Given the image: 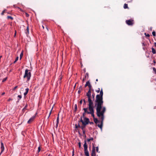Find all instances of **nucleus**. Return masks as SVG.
I'll return each mask as SVG.
<instances>
[{
    "mask_svg": "<svg viewBox=\"0 0 156 156\" xmlns=\"http://www.w3.org/2000/svg\"><path fill=\"white\" fill-rule=\"evenodd\" d=\"M103 98H96V102L97 103V107L96 108L97 115L98 117H101V115L104 114L106 111V108L105 107H103L101 111V105L103 104Z\"/></svg>",
    "mask_w": 156,
    "mask_h": 156,
    "instance_id": "1",
    "label": "nucleus"
},
{
    "mask_svg": "<svg viewBox=\"0 0 156 156\" xmlns=\"http://www.w3.org/2000/svg\"><path fill=\"white\" fill-rule=\"evenodd\" d=\"M31 77V73L30 70L27 69L25 70L24 75L23 78L24 79L27 78L26 82H28L30 80Z\"/></svg>",
    "mask_w": 156,
    "mask_h": 156,
    "instance_id": "2",
    "label": "nucleus"
},
{
    "mask_svg": "<svg viewBox=\"0 0 156 156\" xmlns=\"http://www.w3.org/2000/svg\"><path fill=\"white\" fill-rule=\"evenodd\" d=\"M83 147L84 148L85 155L86 156H89V153L87 150V146L86 140H84Z\"/></svg>",
    "mask_w": 156,
    "mask_h": 156,
    "instance_id": "3",
    "label": "nucleus"
},
{
    "mask_svg": "<svg viewBox=\"0 0 156 156\" xmlns=\"http://www.w3.org/2000/svg\"><path fill=\"white\" fill-rule=\"evenodd\" d=\"M87 109L88 108H83V110L85 112L87 113L88 114H91L92 116L93 117V118H94V109L89 110V112L87 111Z\"/></svg>",
    "mask_w": 156,
    "mask_h": 156,
    "instance_id": "4",
    "label": "nucleus"
},
{
    "mask_svg": "<svg viewBox=\"0 0 156 156\" xmlns=\"http://www.w3.org/2000/svg\"><path fill=\"white\" fill-rule=\"evenodd\" d=\"M80 121L82 123L83 125H86L89 123V119L88 118L85 117L83 121L81 117Z\"/></svg>",
    "mask_w": 156,
    "mask_h": 156,
    "instance_id": "5",
    "label": "nucleus"
},
{
    "mask_svg": "<svg viewBox=\"0 0 156 156\" xmlns=\"http://www.w3.org/2000/svg\"><path fill=\"white\" fill-rule=\"evenodd\" d=\"M89 102V110L94 109L93 103L91 99V98H88Z\"/></svg>",
    "mask_w": 156,
    "mask_h": 156,
    "instance_id": "6",
    "label": "nucleus"
},
{
    "mask_svg": "<svg viewBox=\"0 0 156 156\" xmlns=\"http://www.w3.org/2000/svg\"><path fill=\"white\" fill-rule=\"evenodd\" d=\"M101 124H98V126L101 129H102V126H103V121L104 119V115H101Z\"/></svg>",
    "mask_w": 156,
    "mask_h": 156,
    "instance_id": "7",
    "label": "nucleus"
},
{
    "mask_svg": "<svg viewBox=\"0 0 156 156\" xmlns=\"http://www.w3.org/2000/svg\"><path fill=\"white\" fill-rule=\"evenodd\" d=\"M126 23L128 25L132 26L133 24V20H127L126 21Z\"/></svg>",
    "mask_w": 156,
    "mask_h": 156,
    "instance_id": "8",
    "label": "nucleus"
},
{
    "mask_svg": "<svg viewBox=\"0 0 156 156\" xmlns=\"http://www.w3.org/2000/svg\"><path fill=\"white\" fill-rule=\"evenodd\" d=\"M95 147L93 145L92 147L91 156H96Z\"/></svg>",
    "mask_w": 156,
    "mask_h": 156,
    "instance_id": "9",
    "label": "nucleus"
},
{
    "mask_svg": "<svg viewBox=\"0 0 156 156\" xmlns=\"http://www.w3.org/2000/svg\"><path fill=\"white\" fill-rule=\"evenodd\" d=\"M29 90V89L28 88H27L25 89V91L24 92H23V91L21 90V91H20V93L21 94H22V93H23V94L24 95V96L25 97L28 93Z\"/></svg>",
    "mask_w": 156,
    "mask_h": 156,
    "instance_id": "10",
    "label": "nucleus"
},
{
    "mask_svg": "<svg viewBox=\"0 0 156 156\" xmlns=\"http://www.w3.org/2000/svg\"><path fill=\"white\" fill-rule=\"evenodd\" d=\"M103 95V92L102 91V89H101V90L100 91V93L99 94H97L96 98H102Z\"/></svg>",
    "mask_w": 156,
    "mask_h": 156,
    "instance_id": "11",
    "label": "nucleus"
},
{
    "mask_svg": "<svg viewBox=\"0 0 156 156\" xmlns=\"http://www.w3.org/2000/svg\"><path fill=\"white\" fill-rule=\"evenodd\" d=\"M91 90H89L88 92L87 93V96L88 97V98H91V94L92 93Z\"/></svg>",
    "mask_w": 156,
    "mask_h": 156,
    "instance_id": "12",
    "label": "nucleus"
},
{
    "mask_svg": "<svg viewBox=\"0 0 156 156\" xmlns=\"http://www.w3.org/2000/svg\"><path fill=\"white\" fill-rule=\"evenodd\" d=\"M1 153L4 150V146L3 143L2 142H1Z\"/></svg>",
    "mask_w": 156,
    "mask_h": 156,
    "instance_id": "13",
    "label": "nucleus"
},
{
    "mask_svg": "<svg viewBox=\"0 0 156 156\" xmlns=\"http://www.w3.org/2000/svg\"><path fill=\"white\" fill-rule=\"evenodd\" d=\"M35 116H34L31 118L28 121L27 123H30L31 122L33 121L35 118Z\"/></svg>",
    "mask_w": 156,
    "mask_h": 156,
    "instance_id": "14",
    "label": "nucleus"
},
{
    "mask_svg": "<svg viewBox=\"0 0 156 156\" xmlns=\"http://www.w3.org/2000/svg\"><path fill=\"white\" fill-rule=\"evenodd\" d=\"M82 90H83L82 88V86H81L79 87L78 90V94H80L81 91Z\"/></svg>",
    "mask_w": 156,
    "mask_h": 156,
    "instance_id": "15",
    "label": "nucleus"
},
{
    "mask_svg": "<svg viewBox=\"0 0 156 156\" xmlns=\"http://www.w3.org/2000/svg\"><path fill=\"white\" fill-rule=\"evenodd\" d=\"M94 120L95 123L97 124L98 123H99L100 121L97 118H94Z\"/></svg>",
    "mask_w": 156,
    "mask_h": 156,
    "instance_id": "16",
    "label": "nucleus"
},
{
    "mask_svg": "<svg viewBox=\"0 0 156 156\" xmlns=\"http://www.w3.org/2000/svg\"><path fill=\"white\" fill-rule=\"evenodd\" d=\"M90 84H91L89 82V81H87L86 83V84L85 85V87H86L87 86H89V85H90Z\"/></svg>",
    "mask_w": 156,
    "mask_h": 156,
    "instance_id": "17",
    "label": "nucleus"
},
{
    "mask_svg": "<svg viewBox=\"0 0 156 156\" xmlns=\"http://www.w3.org/2000/svg\"><path fill=\"white\" fill-rule=\"evenodd\" d=\"M151 50L153 54H155L156 53V51L153 48H152Z\"/></svg>",
    "mask_w": 156,
    "mask_h": 156,
    "instance_id": "18",
    "label": "nucleus"
},
{
    "mask_svg": "<svg viewBox=\"0 0 156 156\" xmlns=\"http://www.w3.org/2000/svg\"><path fill=\"white\" fill-rule=\"evenodd\" d=\"M58 115H58V116L57 117V120H56V122H57L56 126H58V123H59V117H58Z\"/></svg>",
    "mask_w": 156,
    "mask_h": 156,
    "instance_id": "19",
    "label": "nucleus"
},
{
    "mask_svg": "<svg viewBox=\"0 0 156 156\" xmlns=\"http://www.w3.org/2000/svg\"><path fill=\"white\" fill-rule=\"evenodd\" d=\"M123 7L125 9L128 8L127 4L125 3L124 4Z\"/></svg>",
    "mask_w": 156,
    "mask_h": 156,
    "instance_id": "20",
    "label": "nucleus"
},
{
    "mask_svg": "<svg viewBox=\"0 0 156 156\" xmlns=\"http://www.w3.org/2000/svg\"><path fill=\"white\" fill-rule=\"evenodd\" d=\"M153 73L156 74V69L155 67H153L152 68Z\"/></svg>",
    "mask_w": 156,
    "mask_h": 156,
    "instance_id": "21",
    "label": "nucleus"
},
{
    "mask_svg": "<svg viewBox=\"0 0 156 156\" xmlns=\"http://www.w3.org/2000/svg\"><path fill=\"white\" fill-rule=\"evenodd\" d=\"M77 110V106L76 104H75L74 105V111L76 112Z\"/></svg>",
    "mask_w": 156,
    "mask_h": 156,
    "instance_id": "22",
    "label": "nucleus"
},
{
    "mask_svg": "<svg viewBox=\"0 0 156 156\" xmlns=\"http://www.w3.org/2000/svg\"><path fill=\"white\" fill-rule=\"evenodd\" d=\"M88 77H89V74H88V73H86L85 75L84 78H88Z\"/></svg>",
    "mask_w": 156,
    "mask_h": 156,
    "instance_id": "23",
    "label": "nucleus"
},
{
    "mask_svg": "<svg viewBox=\"0 0 156 156\" xmlns=\"http://www.w3.org/2000/svg\"><path fill=\"white\" fill-rule=\"evenodd\" d=\"M53 106L52 107V108H51V110L50 112V113H49V116H48V118L49 117H50V115L51 114V112H52V109H53Z\"/></svg>",
    "mask_w": 156,
    "mask_h": 156,
    "instance_id": "24",
    "label": "nucleus"
},
{
    "mask_svg": "<svg viewBox=\"0 0 156 156\" xmlns=\"http://www.w3.org/2000/svg\"><path fill=\"white\" fill-rule=\"evenodd\" d=\"M93 140V137H91L90 139H87V140L88 142H89L90 140Z\"/></svg>",
    "mask_w": 156,
    "mask_h": 156,
    "instance_id": "25",
    "label": "nucleus"
},
{
    "mask_svg": "<svg viewBox=\"0 0 156 156\" xmlns=\"http://www.w3.org/2000/svg\"><path fill=\"white\" fill-rule=\"evenodd\" d=\"M23 52H22L20 55V59H21L22 57H23Z\"/></svg>",
    "mask_w": 156,
    "mask_h": 156,
    "instance_id": "26",
    "label": "nucleus"
},
{
    "mask_svg": "<svg viewBox=\"0 0 156 156\" xmlns=\"http://www.w3.org/2000/svg\"><path fill=\"white\" fill-rule=\"evenodd\" d=\"M86 125H83L82 126H81L80 127L81 129L82 130H84V128L85 127V126Z\"/></svg>",
    "mask_w": 156,
    "mask_h": 156,
    "instance_id": "27",
    "label": "nucleus"
},
{
    "mask_svg": "<svg viewBox=\"0 0 156 156\" xmlns=\"http://www.w3.org/2000/svg\"><path fill=\"white\" fill-rule=\"evenodd\" d=\"M7 18L8 19H11V20H13V18L12 17V16H7Z\"/></svg>",
    "mask_w": 156,
    "mask_h": 156,
    "instance_id": "28",
    "label": "nucleus"
},
{
    "mask_svg": "<svg viewBox=\"0 0 156 156\" xmlns=\"http://www.w3.org/2000/svg\"><path fill=\"white\" fill-rule=\"evenodd\" d=\"M88 87H89V90H92V87L91 85V84H90Z\"/></svg>",
    "mask_w": 156,
    "mask_h": 156,
    "instance_id": "29",
    "label": "nucleus"
},
{
    "mask_svg": "<svg viewBox=\"0 0 156 156\" xmlns=\"http://www.w3.org/2000/svg\"><path fill=\"white\" fill-rule=\"evenodd\" d=\"M18 58H19V57H17L16 58V59L15 60V61H14V63H15L18 60Z\"/></svg>",
    "mask_w": 156,
    "mask_h": 156,
    "instance_id": "30",
    "label": "nucleus"
},
{
    "mask_svg": "<svg viewBox=\"0 0 156 156\" xmlns=\"http://www.w3.org/2000/svg\"><path fill=\"white\" fill-rule=\"evenodd\" d=\"M152 34L154 36H155L156 34H155V31H153L152 32Z\"/></svg>",
    "mask_w": 156,
    "mask_h": 156,
    "instance_id": "31",
    "label": "nucleus"
},
{
    "mask_svg": "<svg viewBox=\"0 0 156 156\" xmlns=\"http://www.w3.org/2000/svg\"><path fill=\"white\" fill-rule=\"evenodd\" d=\"M91 93L92 94V98H94L95 95V94H94V93L93 91Z\"/></svg>",
    "mask_w": 156,
    "mask_h": 156,
    "instance_id": "32",
    "label": "nucleus"
},
{
    "mask_svg": "<svg viewBox=\"0 0 156 156\" xmlns=\"http://www.w3.org/2000/svg\"><path fill=\"white\" fill-rule=\"evenodd\" d=\"M7 79V77H6V78H4L2 80V82H5Z\"/></svg>",
    "mask_w": 156,
    "mask_h": 156,
    "instance_id": "33",
    "label": "nucleus"
},
{
    "mask_svg": "<svg viewBox=\"0 0 156 156\" xmlns=\"http://www.w3.org/2000/svg\"><path fill=\"white\" fill-rule=\"evenodd\" d=\"M80 127V125H79V124H78V125H77L76 124V125H75V127H76V128H78L79 127Z\"/></svg>",
    "mask_w": 156,
    "mask_h": 156,
    "instance_id": "34",
    "label": "nucleus"
},
{
    "mask_svg": "<svg viewBox=\"0 0 156 156\" xmlns=\"http://www.w3.org/2000/svg\"><path fill=\"white\" fill-rule=\"evenodd\" d=\"M5 9H4L3 11L1 13L2 15H3L4 14V13L5 12Z\"/></svg>",
    "mask_w": 156,
    "mask_h": 156,
    "instance_id": "35",
    "label": "nucleus"
},
{
    "mask_svg": "<svg viewBox=\"0 0 156 156\" xmlns=\"http://www.w3.org/2000/svg\"><path fill=\"white\" fill-rule=\"evenodd\" d=\"M27 32L28 33V34L29 33V29L28 26L27 27Z\"/></svg>",
    "mask_w": 156,
    "mask_h": 156,
    "instance_id": "36",
    "label": "nucleus"
},
{
    "mask_svg": "<svg viewBox=\"0 0 156 156\" xmlns=\"http://www.w3.org/2000/svg\"><path fill=\"white\" fill-rule=\"evenodd\" d=\"M96 151L98 152L99 149L98 147H96Z\"/></svg>",
    "mask_w": 156,
    "mask_h": 156,
    "instance_id": "37",
    "label": "nucleus"
},
{
    "mask_svg": "<svg viewBox=\"0 0 156 156\" xmlns=\"http://www.w3.org/2000/svg\"><path fill=\"white\" fill-rule=\"evenodd\" d=\"M145 35L146 36L149 37H150V35L149 34H147L146 33H145Z\"/></svg>",
    "mask_w": 156,
    "mask_h": 156,
    "instance_id": "38",
    "label": "nucleus"
},
{
    "mask_svg": "<svg viewBox=\"0 0 156 156\" xmlns=\"http://www.w3.org/2000/svg\"><path fill=\"white\" fill-rule=\"evenodd\" d=\"M78 145H79V148H80L81 147V143L80 142H79L78 143Z\"/></svg>",
    "mask_w": 156,
    "mask_h": 156,
    "instance_id": "39",
    "label": "nucleus"
},
{
    "mask_svg": "<svg viewBox=\"0 0 156 156\" xmlns=\"http://www.w3.org/2000/svg\"><path fill=\"white\" fill-rule=\"evenodd\" d=\"M85 113H86V112H85L83 113V117L84 118H85Z\"/></svg>",
    "mask_w": 156,
    "mask_h": 156,
    "instance_id": "40",
    "label": "nucleus"
},
{
    "mask_svg": "<svg viewBox=\"0 0 156 156\" xmlns=\"http://www.w3.org/2000/svg\"><path fill=\"white\" fill-rule=\"evenodd\" d=\"M100 89L99 88L98 90H96V91L98 93H99L100 92Z\"/></svg>",
    "mask_w": 156,
    "mask_h": 156,
    "instance_id": "41",
    "label": "nucleus"
},
{
    "mask_svg": "<svg viewBox=\"0 0 156 156\" xmlns=\"http://www.w3.org/2000/svg\"><path fill=\"white\" fill-rule=\"evenodd\" d=\"M27 105H26L25 106V107H24V108L23 109V110H24V109H26L27 108Z\"/></svg>",
    "mask_w": 156,
    "mask_h": 156,
    "instance_id": "42",
    "label": "nucleus"
},
{
    "mask_svg": "<svg viewBox=\"0 0 156 156\" xmlns=\"http://www.w3.org/2000/svg\"><path fill=\"white\" fill-rule=\"evenodd\" d=\"M41 150V148L40 147H38V152H39Z\"/></svg>",
    "mask_w": 156,
    "mask_h": 156,
    "instance_id": "43",
    "label": "nucleus"
},
{
    "mask_svg": "<svg viewBox=\"0 0 156 156\" xmlns=\"http://www.w3.org/2000/svg\"><path fill=\"white\" fill-rule=\"evenodd\" d=\"M72 155L73 156L74 155V151L73 150V151H72Z\"/></svg>",
    "mask_w": 156,
    "mask_h": 156,
    "instance_id": "44",
    "label": "nucleus"
},
{
    "mask_svg": "<svg viewBox=\"0 0 156 156\" xmlns=\"http://www.w3.org/2000/svg\"><path fill=\"white\" fill-rule=\"evenodd\" d=\"M85 79H86V78H84H84H83V80H82V81H83V82H84V81H85Z\"/></svg>",
    "mask_w": 156,
    "mask_h": 156,
    "instance_id": "45",
    "label": "nucleus"
},
{
    "mask_svg": "<svg viewBox=\"0 0 156 156\" xmlns=\"http://www.w3.org/2000/svg\"><path fill=\"white\" fill-rule=\"evenodd\" d=\"M142 44L143 46H145V45H146V44H145L144 43H143Z\"/></svg>",
    "mask_w": 156,
    "mask_h": 156,
    "instance_id": "46",
    "label": "nucleus"
},
{
    "mask_svg": "<svg viewBox=\"0 0 156 156\" xmlns=\"http://www.w3.org/2000/svg\"><path fill=\"white\" fill-rule=\"evenodd\" d=\"M12 100V99H11L10 98H9V99L7 100V101H10V100Z\"/></svg>",
    "mask_w": 156,
    "mask_h": 156,
    "instance_id": "47",
    "label": "nucleus"
},
{
    "mask_svg": "<svg viewBox=\"0 0 156 156\" xmlns=\"http://www.w3.org/2000/svg\"><path fill=\"white\" fill-rule=\"evenodd\" d=\"M17 98H22V96L21 95H18Z\"/></svg>",
    "mask_w": 156,
    "mask_h": 156,
    "instance_id": "48",
    "label": "nucleus"
},
{
    "mask_svg": "<svg viewBox=\"0 0 156 156\" xmlns=\"http://www.w3.org/2000/svg\"><path fill=\"white\" fill-rule=\"evenodd\" d=\"M17 87V86H15L14 88V90H15Z\"/></svg>",
    "mask_w": 156,
    "mask_h": 156,
    "instance_id": "49",
    "label": "nucleus"
},
{
    "mask_svg": "<svg viewBox=\"0 0 156 156\" xmlns=\"http://www.w3.org/2000/svg\"><path fill=\"white\" fill-rule=\"evenodd\" d=\"M89 122V123H90V124H94V123H93V122Z\"/></svg>",
    "mask_w": 156,
    "mask_h": 156,
    "instance_id": "50",
    "label": "nucleus"
},
{
    "mask_svg": "<svg viewBox=\"0 0 156 156\" xmlns=\"http://www.w3.org/2000/svg\"><path fill=\"white\" fill-rule=\"evenodd\" d=\"M154 46L156 47V42H154Z\"/></svg>",
    "mask_w": 156,
    "mask_h": 156,
    "instance_id": "51",
    "label": "nucleus"
},
{
    "mask_svg": "<svg viewBox=\"0 0 156 156\" xmlns=\"http://www.w3.org/2000/svg\"><path fill=\"white\" fill-rule=\"evenodd\" d=\"M26 16H27V17H28V16H29V14H28V13H26Z\"/></svg>",
    "mask_w": 156,
    "mask_h": 156,
    "instance_id": "52",
    "label": "nucleus"
},
{
    "mask_svg": "<svg viewBox=\"0 0 156 156\" xmlns=\"http://www.w3.org/2000/svg\"><path fill=\"white\" fill-rule=\"evenodd\" d=\"M82 131H83V134H85V130H82Z\"/></svg>",
    "mask_w": 156,
    "mask_h": 156,
    "instance_id": "53",
    "label": "nucleus"
},
{
    "mask_svg": "<svg viewBox=\"0 0 156 156\" xmlns=\"http://www.w3.org/2000/svg\"><path fill=\"white\" fill-rule=\"evenodd\" d=\"M82 100H80V104H81L82 103Z\"/></svg>",
    "mask_w": 156,
    "mask_h": 156,
    "instance_id": "54",
    "label": "nucleus"
},
{
    "mask_svg": "<svg viewBox=\"0 0 156 156\" xmlns=\"http://www.w3.org/2000/svg\"><path fill=\"white\" fill-rule=\"evenodd\" d=\"M5 94V92H3L2 93V95H4Z\"/></svg>",
    "mask_w": 156,
    "mask_h": 156,
    "instance_id": "55",
    "label": "nucleus"
},
{
    "mask_svg": "<svg viewBox=\"0 0 156 156\" xmlns=\"http://www.w3.org/2000/svg\"><path fill=\"white\" fill-rule=\"evenodd\" d=\"M62 77H60V78H59V80H60V81L62 79Z\"/></svg>",
    "mask_w": 156,
    "mask_h": 156,
    "instance_id": "56",
    "label": "nucleus"
},
{
    "mask_svg": "<svg viewBox=\"0 0 156 156\" xmlns=\"http://www.w3.org/2000/svg\"><path fill=\"white\" fill-rule=\"evenodd\" d=\"M153 62L155 64L156 63V62L154 60L153 61Z\"/></svg>",
    "mask_w": 156,
    "mask_h": 156,
    "instance_id": "57",
    "label": "nucleus"
},
{
    "mask_svg": "<svg viewBox=\"0 0 156 156\" xmlns=\"http://www.w3.org/2000/svg\"><path fill=\"white\" fill-rule=\"evenodd\" d=\"M42 27H43V29H44V26H42Z\"/></svg>",
    "mask_w": 156,
    "mask_h": 156,
    "instance_id": "58",
    "label": "nucleus"
},
{
    "mask_svg": "<svg viewBox=\"0 0 156 156\" xmlns=\"http://www.w3.org/2000/svg\"><path fill=\"white\" fill-rule=\"evenodd\" d=\"M96 81H97H97H98V79H96Z\"/></svg>",
    "mask_w": 156,
    "mask_h": 156,
    "instance_id": "59",
    "label": "nucleus"
},
{
    "mask_svg": "<svg viewBox=\"0 0 156 156\" xmlns=\"http://www.w3.org/2000/svg\"><path fill=\"white\" fill-rule=\"evenodd\" d=\"M143 49L144 50H145V48H144V47H143Z\"/></svg>",
    "mask_w": 156,
    "mask_h": 156,
    "instance_id": "60",
    "label": "nucleus"
},
{
    "mask_svg": "<svg viewBox=\"0 0 156 156\" xmlns=\"http://www.w3.org/2000/svg\"><path fill=\"white\" fill-rule=\"evenodd\" d=\"M18 8L19 9H20V10H21V9L20 8Z\"/></svg>",
    "mask_w": 156,
    "mask_h": 156,
    "instance_id": "61",
    "label": "nucleus"
},
{
    "mask_svg": "<svg viewBox=\"0 0 156 156\" xmlns=\"http://www.w3.org/2000/svg\"><path fill=\"white\" fill-rule=\"evenodd\" d=\"M46 28H47V30H48V28H47V27H46Z\"/></svg>",
    "mask_w": 156,
    "mask_h": 156,
    "instance_id": "62",
    "label": "nucleus"
},
{
    "mask_svg": "<svg viewBox=\"0 0 156 156\" xmlns=\"http://www.w3.org/2000/svg\"><path fill=\"white\" fill-rule=\"evenodd\" d=\"M16 35V32L15 33V36Z\"/></svg>",
    "mask_w": 156,
    "mask_h": 156,
    "instance_id": "63",
    "label": "nucleus"
}]
</instances>
